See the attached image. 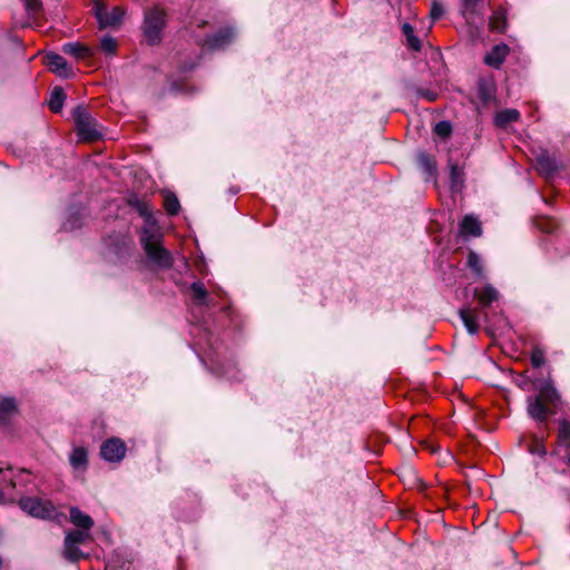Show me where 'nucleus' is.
Segmentation results:
<instances>
[{
    "label": "nucleus",
    "instance_id": "nucleus-1",
    "mask_svg": "<svg viewBox=\"0 0 570 570\" xmlns=\"http://www.w3.org/2000/svg\"><path fill=\"white\" fill-rule=\"evenodd\" d=\"M139 213L146 217L145 226L141 229L140 243L148 259L159 268H169L173 265L171 254L161 245L163 234L156 224L147 205L138 207Z\"/></svg>",
    "mask_w": 570,
    "mask_h": 570
},
{
    "label": "nucleus",
    "instance_id": "nucleus-2",
    "mask_svg": "<svg viewBox=\"0 0 570 570\" xmlns=\"http://www.w3.org/2000/svg\"><path fill=\"white\" fill-rule=\"evenodd\" d=\"M70 521L77 528L67 532L63 542V557L72 562L87 557L80 547L92 541L91 528L95 522L92 518L82 512L79 508L72 507L69 511Z\"/></svg>",
    "mask_w": 570,
    "mask_h": 570
},
{
    "label": "nucleus",
    "instance_id": "nucleus-3",
    "mask_svg": "<svg viewBox=\"0 0 570 570\" xmlns=\"http://www.w3.org/2000/svg\"><path fill=\"white\" fill-rule=\"evenodd\" d=\"M560 401V395L551 382H546L538 389V394L527 400L528 415L542 423L554 414V407Z\"/></svg>",
    "mask_w": 570,
    "mask_h": 570
},
{
    "label": "nucleus",
    "instance_id": "nucleus-4",
    "mask_svg": "<svg viewBox=\"0 0 570 570\" xmlns=\"http://www.w3.org/2000/svg\"><path fill=\"white\" fill-rule=\"evenodd\" d=\"M206 23V20L202 18H195L189 24L191 36L195 38L196 42L204 48H208L212 50L224 49L228 45H230L237 37V32L235 31V29L229 26L218 30L213 36L196 31V29L205 27Z\"/></svg>",
    "mask_w": 570,
    "mask_h": 570
},
{
    "label": "nucleus",
    "instance_id": "nucleus-5",
    "mask_svg": "<svg viewBox=\"0 0 570 570\" xmlns=\"http://www.w3.org/2000/svg\"><path fill=\"white\" fill-rule=\"evenodd\" d=\"M166 26V12L158 6L145 10L142 32L149 45H156L161 40V33Z\"/></svg>",
    "mask_w": 570,
    "mask_h": 570
},
{
    "label": "nucleus",
    "instance_id": "nucleus-6",
    "mask_svg": "<svg viewBox=\"0 0 570 570\" xmlns=\"http://www.w3.org/2000/svg\"><path fill=\"white\" fill-rule=\"evenodd\" d=\"M92 12L99 28H118L124 21L126 10L122 7L108 8L102 0H92Z\"/></svg>",
    "mask_w": 570,
    "mask_h": 570
},
{
    "label": "nucleus",
    "instance_id": "nucleus-7",
    "mask_svg": "<svg viewBox=\"0 0 570 570\" xmlns=\"http://www.w3.org/2000/svg\"><path fill=\"white\" fill-rule=\"evenodd\" d=\"M78 136L83 140H95L100 137L97 121L91 117L88 110L78 106L72 112Z\"/></svg>",
    "mask_w": 570,
    "mask_h": 570
},
{
    "label": "nucleus",
    "instance_id": "nucleus-8",
    "mask_svg": "<svg viewBox=\"0 0 570 570\" xmlns=\"http://www.w3.org/2000/svg\"><path fill=\"white\" fill-rule=\"evenodd\" d=\"M19 505L28 514L36 518L52 519L56 517L55 507L51 502L43 499L23 498L20 500Z\"/></svg>",
    "mask_w": 570,
    "mask_h": 570
},
{
    "label": "nucleus",
    "instance_id": "nucleus-9",
    "mask_svg": "<svg viewBox=\"0 0 570 570\" xmlns=\"http://www.w3.org/2000/svg\"><path fill=\"white\" fill-rule=\"evenodd\" d=\"M100 454L108 462H120L125 458L126 445L120 439H109L102 443Z\"/></svg>",
    "mask_w": 570,
    "mask_h": 570
},
{
    "label": "nucleus",
    "instance_id": "nucleus-10",
    "mask_svg": "<svg viewBox=\"0 0 570 570\" xmlns=\"http://www.w3.org/2000/svg\"><path fill=\"white\" fill-rule=\"evenodd\" d=\"M47 67L60 77L68 78L72 75L71 68L68 66L67 60L55 52H50L46 56Z\"/></svg>",
    "mask_w": 570,
    "mask_h": 570
},
{
    "label": "nucleus",
    "instance_id": "nucleus-11",
    "mask_svg": "<svg viewBox=\"0 0 570 570\" xmlns=\"http://www.w3.org/2000/svg\"><path fill=\"white\" fill-rule=\"evenodd\" d=\"M509 52V47L504 43L497 45L492 50L484 57V62L493 68H499L504 61Z\"/></svg>",
    "mask_w": 570,
    "mask_h": 570
},
{
    "label": "nucleus",
    "instance_id": "nucleus-12",
    "mask_svg": "<svg viewBox=\"0 0 570 570\" xmlns=\"http://www.w3.org/2000/svg\"><path fill=\"white\" fill-rule=\"evenodd\" d=\"M69 463L75 471H85L88 464V452L82 446L73 448L69 455Z\"/></svg>",
    "mask_w": 570,
    "mask_h": 570
},
{
    "label": "nucleus",
    "instance_id": "nucleus-13",
    "mask_svg": "<svg viewBox=\"0 0 570 570\" xmlns=\"http://www.w3.org/2000/svg\"><path fill=\"white\" fill-rule=\"evenodd\" d=\"M460 232L464 236L478 237L482 232L481 224L476 217L466 215L461 222Z\"/></svg>",
    "mask_w": 570,
    "mask_h": 570
},
{
    "label": "nucleus",
    "instance_id": "nucleus-14",
    "mask_svg": "<svg viewBox=\"0 0 570 570\" xmlns=\"http://www.w3.org/2000/svg\"><path fill=\"white\" fill-rule=\"evenodd\" d=\"M191 296L196 304L212 306L214 303L208 296V292L200 282H195L190 285Z\"/></svg>",
    "mask_w": 570,
    "mask_h": 570
},
{
    "label": "nucleus",
    "instance_id": "nucleus-15",
    "mask_svg": "<svg viewBox=\"0 0 570 570\" xmlns=\"http://www.w3.org/2000/svg\"><path fill=\"white\" fill-rule=\"evenodd\" d=\"M62 51L67 55L73 56L77 59H85L92 55L89 47L78 42H68L62 46Z\"/></svg>",
    "mask_w": 570,
    "mask_h": 570
},
{
    "label": "nucleus",
    "instance_id": "nucleus-16",
    "mask_svg": "<svg viewBox=\"0 0 570 570\" xmlns=\"http://www.w3.org/2000/svg\"><path fill=\"white\" fill-rule=\"evenodd\" d=\"M474 295L483 305H490L491 303L499 299V292L492 285H485L480 289L476 288L474 291Z\"/></svg>",
    "mask_w": 570,
    "mask_h": 570
},
{
    "label": "nucleus",
    "instance_id": "nucleus-17",
    "mask_svg": "<svg viewBox=\"0 0 570 570\" xmlns=\"http://www.w3.org/2000/svg\"><path fill=\"white\" fill-rule=\"evenodd\" d=\"M17 411V402L13 397H0V422L10 419Z\"/></svg>",
    "mask_w": 570,
    "mask_h": 570
},
{
    "label": "nucleus",
    "instance_id": "nucleus-18",
    "mask_svg": "<svg viewBox=\"0 0 570 570\" xmlns=\"http://www.w3.org/2000/svg\"><path fill=\"white\" fill-rule=\"evenodd\" d=\"M537 166L538 170L546 176L552 175L558 169L557 161L547 154L538 157Z\"/></svg>",
    "mask_w": 570,
    "mask_h": 570
},
{
    "label": "nucleus",
    "instance_id": "nucleus-19",
    "mask_svg": "<svg viewBox=\"0 0 570 570\" xmlns=\"http://www.w3.org/2000/svg\"><path fill=\"white\" fill-rule=\"evenodd\" d=\"M520 114L517 109H504L495 115L494 122L498 127H505L519 119Z\"/></svg>",
    "mask_w": 570,
    "mask_h": 570
},
{
    "label": "nucleus",
    "instance_id": "nucleus-20",
    "mask_svg": "<svg viewBox=\"0 0 570 570\" xmlns=\"http://www.w3.org/2000/svg\"><path fill=\"white\" fill-rule=\"evenodd\" d=\"M461 320L470 334H475L479 331V325L476 321V312L473 309H462L460 311Z\"/></svg>",
    "mask_w": 570,
    "mask_h": 570
},
{
    "label": "nucleus",
    "instance_id": "nucleus-21",
    "mask_svg": "<svg viewBox=\"0 0 570 570\" xmlns=\"http://www.w3.org/2000/svg\"><path fill=\"white\" fill-rule=\"evenodd\" d=\"M163 198H164V207L167 210L169 215H176L178 214L180 209V204L178 198L175 194L170 191H163Z\"/></svg>",
    "mask_w": 570,
    "mask_h": 570
},
{
    "label": "nucleus",
    "instance_id": "nucleus-22",
    "mask_svg": "<svg viewBox=\"0 0 570 570\" xmlns=\"http://www.w3.org/2000/svg\"><path fill=\"white\" fill-rule=\"evenodd\" d=\"M505 16L502 11L498 10L493 12L490 18L489 27L492 31L503 32L505 30Z\"/></svg>",
    "mask_w": 570,
    "mask_h": 570
},
{
    "label": "nucleus",
    "instance_id": "nucleus-23",
    "mask_svg": "<svg viewBox=\"0 0 570 570\" xmlns=\"http://www.w3.org/2000/svg\"><path fill=\"white\" fill-rule=\"evenodd\" d=\"M65 100V94L61 88H55L51 92L49 107L52 111L58 112L61 110Z\"/></svg>",
    "mask_w": 570,
    "mask_h": 570
},
{
    "label": "nucleus",
    "instance_id": "nucleus-24",
    "mask_svg": "<svg viewBox=\"0 0 570 570\" xmlns=\"http://www.w3.org/2000/svg\"><path fill=\"white\" fill-rule=\"evenodd\" d=\"M403 33L406 37L407 45L415 51L421 49L420 40L414 36V30L409 23H404L402 27Z\"/></svg>",
    "mask_w": 570,
    "mask_h": 570
},
{
    "label": "nucleus",
    "instance_id": "nucleus-25",
    "mask_svg": "<svg viewBox=\"0 0 570 570\" xmlns=\"http://www.w3.org/2000/svg\"><path fill=\"white\" fill-rule=\"evenodd\" d=\"M558 439L560 444L570 448V423L567 421L560 422Z\"/></svg>",
    "mask_w": 570,
    "mask_h": 570
},
{
    "label": "nucleus",
    "instance_id": "nucleus-26",
    "mask_svg": "<svg viewBox=\"0 0 570 570\" xmlns=\"http://www.w3.org/2000/svg\"><path fill=\"white\" fill-rule=\"evenodd\" d=\"M100 48L104 52L114 55L117 50V41L110 36H105L100 41Z\"/></svg>",
    "mask_w": 570,
    "mask_h": 570
},
{
    "label": "nucleus",
    "instance_id": "nucleus-27",
    "mask_svg": "<svg viewBox=\"0 0 570 570\" xmlns=\"http://www.w3.org/2000/svg\"><path fill=\"white\" fill-rule=\"evenodd\" d=\"M468 265L471 269H473L479 276L482 275V264L481 258L478 254L471 252L468 257Z\"/></svg>",
    "mask_w": 570,
    "mask_h": 570
},
{
    "label": "nucleus",
    "instance_id": "nucleus-28",
    "mask_svg": "<svg viewBox=\"0 0 570 570\" xmlns=\"http://www.w3.org/2000/svg\"><path fill=\"white\" fill-rule=\"evenodd\" d=\"M80 219H81V215L78 212L70 214L69 218L63 224V228L66 230H73V229L78 228L80 226V223H79Z\"/></svg>",
    "mask_w": 570,
    "mask_h": 570
},
{
    "label": "nucleus",
    "instance_id": "nucleus-29",
    "mask_svg": "<svg viewBox=\"0 0 570 570\" xmlns=\"http://www.w3.org/2000/svg\"><path fill=\"white\" fill-rule=\"evenodd\" d=\"M452 127L448 121H440L435 125L434 131L440 137H448L451 134Z\"/></svg>",
    "mask_w": 570,
    "mask_h": 570
},
{
    "label": "nucleus",
    "instance_id": "nucleus-30",
    "mask_svg": "<svg viewBox=\"0 0 570 570\" xmlns=\"http://www.w3.org/2000/svg\"><path fill=\"white\" fill-rule=\"evenodd\" d=\"M444 13V7L439 0H433L430 16L433 20L440 19Z\"/></svg>",
    "mask_w": 570,
    "mask_h": 570
},
{
    "label": "nucleus",
    "instance_id": "nucleus-31",
    "mask_svg": "<svg viewBox=\"0 0 570 570\" xmlns=\"http://www.w3.org/2000/svg\"><path fill=\"white\" fill-rule=\"evenodd\" d=\"M531 363L534 367H540L544 363V354L540 348L533 350L531 354Z\"/></svg>",
    "mask_w": 570,
    "mask_h": 570
},
{
    "label": "nucleus",
    "instance_id": "nucleus-32",
    "mask_svg": "<svg viewBox=\"0 0 570 570\" xmlns=\"http://www.w3.org/2000/svg\"><path fill=\"white\" fill-rule=\"evenodd\" d=\"M481 1L482 0H462L463 14L466 16L468 13H473L476 4Z\"/></svg>",
    "mask_w": 570,
    "mask_h": 570
},
{
    "label": "nucleus",
    "instance_id": "nucleus-33",
    "mask_svg": "<svg viewBox=\"0 0 570 570\" xmlns=\"http://www.w3.org/2000/svg\"><path fill=\"white\" fill-rule=\"evenodd\" d=\"M26 4V9L35 14L37 13L41 8V0H23Z\"/></svg>",
    "mask_w": 570,
    "mask_h": 570
},
{
    "label": "nucleus",
    "instance_id": "nucleus-34",
    "mask_svg": "<svg viewBox=\"0 0 570 570\" xmlns=\"http://www.w3.org/2000/svg\"><path fill=\"white\" fill-rule=\"evenodd\" d=\"M224 376H226L230 381L238 380V371L235 368L234 365H228L222 373Z\"/></svg>",
    "mask_w": 570,
    "mask_h": 570
},
{
    "label": "nucleus",
    "instance_id": "nucleus-35",
    "mask_svg": "<svg viewBox=\"0 0 570 570\" xmlns=\"http://www.w3.org/2000/svg\"><path fill=\"white\" fill-rule=\"evenodd\" d=\"M3 492L0 490V502L3 500Z\"/></svg>",
    "mask_w": 570,
    "mask_h": 570
},
{
    "label": "nucleus",
    "instance_id": "nucleus-36",
    "mask_svg": "<svg viewBox=\"0 0 570 570\" xmlns=\"http://www.w3.org/2000/svg\"><path fill=\"white\" fill-rule=\"evenodd\" d=\"M523 381H520L519 386H522V389H525V385H522Z\"/></svg>",
    "mask_w": 570,
    "mask_h": 570
},
{
    "label": "nucleus",
    "instance_id": "nucleus-37",
    "mask_svg": "<svg viewBox=\"0 0 570 570\" xmlns=\"http://www.w3.org/2000/svg\"><path fill=\"white\" fill-rule=\"evenodd\" d=\"M523 381H520L519 386H522V389H525V385H522Z\"/></svg>",
    "mask_w": 570,
    "mask_h": 570
},
{
    "label": "nucleus",
    "instance_id": "nucleus-38",
    "mask_svg": "<svg viewBox=\"0 0 570 570\" xmlns=\"http://www.w3.org/2000/svg\"><path fill=\"white\" fill-rule=\"evenodd\" d=\"M523 381H520L519 386H522V389H525V385H522Z\"/></svg>",
    "mask_w": 570,
    "mask_h": 570
},
{
    "label": "nucleus",
    "instance_id": "nucleus-39",
    "mask_svg": "<svg viewBox=\"0 0 570 570\" xmlns=\"http://www.w3.org/2000/svg\"><path fill=\"white\" fill-rule=\"evenodd\" d=\"M568 463L570 464V455H569V459H568Z\"/></svg>",
    "mask_w": 570,
    "mask_h": 570
}]
</instances>
